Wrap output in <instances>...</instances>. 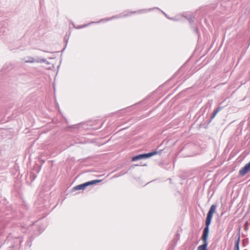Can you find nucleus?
<instances>
[{"label":"nucleus","instance_id":"8","mask_svg":"<svg viewBox=\"0 0 250 250\" xmlns=\"http://www.w3.org/2000/svg\"><path fill=\"white\" fill-rule=\"evenodd\" d=\"M36 62L40 63L45 62L46 63H48V62L45 59H37L36 60Z\"/></svg>","mask_w":250,"mask_h":250},{"label":"nucleus","instance_id":"1","mask_svg":"<svg viewBox=\"0 0 250 250\" xmlns=\"http://www.w3.org/2000/svg\"><path fill=\"white\" fill-rule=\"evenodd\" d=\"M216 208V206L212 205L207 214L206 220V227L204 229L203 234L202 236V240L203 241V244L198 247L197 250H207L208 243V237L209 233V226L211 223L213 217V214L215 212Z\"/></svg>","mask_w":250,"mask_h":250},{"label":"nucleus","instance_id":"7","mask_svg":"<svg viewBox=\"0 0 250 250\" xmlns=\"http://www.w3.org/2000/svg\"><path fill=\"white\" fill-rule=\"evenodd\" d=\"M28 60L25 61V63H33L36 62V60L32 57H28Z\"/></svg>","mask_w":250,"mask_h":250},{"label":"nucleus","instance_id":"13","mask_svg":"<svg viewBox=\"0 0 250 250\" xmlns=\"http://www.w3.org/2000/svg\"><path fill=\"white\" fill-rule=\"evenodd\" d=\"M188 20L190 22H193V21L191 18H189V19H188Z\"/></svg>","mask_w":250,"mask_h":250},{"label":"nucleus","instance_id":"3","mask_svg":"<svg viewBox=\"0 0 250 250\" xmlns=\"http://www.w3.org/2000/svg\"><path fill=\"white\" fill-rule=\"evenodd\" d=\"M86 184L85 183H83V184H81V185H79L78 186H75L74 188H73V189L75 190H83L84 189L86 188Z\"/></svg>","mask_w":250,"mask_h":250},{"label":"nucleus","instance_id":"11","mask_svg":"<svg viewBox=\"0 0 250 250\" xmlns=\"http://www.w3.org/2000/svg\"><path fill=\"white\" fill-rule=\"evenodd\" d=\"M221 109H222V107H218L215 110L218 113L219 111H220L221 110Z\"/></svg>","mask_w":250,"mask_h":250},{"label":"nucleus","instance_id":"5","mask_svg":"<svg viewBox=\"0 0 250 250\" xmlns=\"http://www.w3.org/2000/svg\"><path fill=\"white\" fill-rule=\"evenodd\" d=\"M144 154H140V155L133 157L132 158V160L133 161H137V160H140L142 159H144Z\"/></svg>","mask_w":250,"mask_h":250},{"label":"nucleus","instance_id":"6","mask_svg":"<svg viewBox=\"0 0 250 250\" xmlns=\"http://www.w3.org/2000/svg\"><path fill=\"white\" fill-rule=\"evenodd\" d=\"M101 181L99 180H92L91 181H89L85 183L86 184V187H88V186L92 185L98 183L100 182Z\"/></svg>","mask_w":250,"mask_h":250},{"label":"nucleus","instance_id":"10","mask_svg":"<svg viewBox=\"0 0 250 250\" xmlns=\"http://www.w3.org/2000/svg\"><path fill=\"white\" fill-rule=\"evenodd\" d=\"M217 114V112L215 110H214L212 116H211V119H212L213 118H214Z\"/></svg>","mask_w":250,"mask_h":250},{"label":"nucleus","instance_id":"14","mask_svg":"<svg viewBox=\"0 0 250 250\" xmlns=\"http://www.w3.org/2000/svg\"><path fill=\"white\" fill-rule=\"evenodd\" d=\"M87 26V24L83 25L81 26L80 28L85 27H86Z\"/></svg>","mask_w":250,"mask_h":250},{"label":"nucleus","instance_id":"4","mask_svg":"<svg viewBox=\"0 0 250 250\" xmlns=\"http://www.w3.org/2000/svg\"><path fill=\"white\" fill-rule=\"evenodd\" d=\"M158 153V151H154L147 153H145L144 154V158H147L157 154Z\"/></svg>","mask_w":250,"mask_h":250},{"label":"nucleus","instance_id":"12","mask_svg":"<svg viewBox=\"0 0 250 250\" xmlns=\"http://www.w3.org/2000/svg\"><path fill=\"white\" fill-rule=\"evenodd\" d=\"M221 109H222V107H218L215 110L218 113L219 111H220L221 110Z\"/></svg>","mask_w":250,"mask_h":250},{"label":"nucleus","instance_id":"9","mask_svg":"<svg viewBox=\"0 0 250 250\" xmlns=\"http://www.w3.org/2000/svg\"><path fill=\"white\" fill-rule=\"evenodd\" d=\"M239 240H240V238L239 237L237 240V241L235 242V248L236 249V250H239Z\"/></svg>","mask_w":250,"mask_h":250},{"label":"nucleus","instance_id":"2","mask_svg":"<svg viewBox=\"0 0 250 250\" xmlns=\"http://www.w3.org/2000/svg\"><path fill=\"white\" fill-rule=\"evenodd\" d=\"M249 170H250V162L246 165L243 168L240 170L239 174L242 176H244L246 174Z\"/></svg>","mask_w":250,"mask_h":250}]
</instances>
